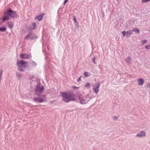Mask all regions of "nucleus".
Instances as JSON below:
<instances>
[{"mask_svg": "<svg viewBox=\"0 0 150 150\" xmlns=\"http://www.w3.org/2000/svg\"><path fill=\"white\" fill-rule=\"evenodd\" d=\"M30 36V35L29 34H28L27 35L25 36V39L26 40H28L29 38H29V37Z\"/></svg>", "mask_w": 150, "mask_h": 150, "instance_id": "23", "label": "nucleus"}, {"mask_svg": "<svg viewBox=\"0 0 150 150\" xmlns=\"http://www.w3.org/2000/svg\"><path fill=\"white\" fill-rule=\"evenodd\" d=\"M73 88H77V89L78 88H77V87H76L75 86H73Z\"/></svg>", "mask_w": 150, "mask_h": 150, "instance_id": "37", "label": "nucleus"}, {"mask_svg": "<svg viewBox=\"0 0 150 150\" xmlns=\"http://www.w3.org/2000/svg\"><path fill=\"white\" fill-rule=\"evenodd\" d=\"M145 48L147 49V50H149L150 49V45H147L146 46H145Z\"/></svg>", "mask_w": 150, "mask_h": 150, "instance_id": "24", "label": "nucleus"}, {"mask_svg": "<svg viewBox=\"0 0 150 150\" xmlns=\"http://www.w3.org/2000/svg\"><path fill=\"white\" fill-rule=\"evenodd\" d=\"M20 57L22 59H28L29 57V55L26 54H21L20 55Z\"/></svg>", "mask_w": 150, "mask_h": 150, "instance_id": "10", "label": "nucleus"}, {"mask_svg": "<svg viewBox=\"0 0 150 150\" xmlns=\"http://www.w3.org/2000/svg\"><path fill=\"white\" fill-rule=\"evenodd\" d=\"M138 137H141L142 136H145V133L143 131H141L136 135Z\"/></svg>", "mask_w": 150, "mask_h": 150, "instance_id": "11", "label": "nucleus"}, {"mask_svg": "<svg viewBox=\"0 0 150 150\" xmlns=\"http://www.w3.org/2000/svg\"><path fill=\"white\" fill-rule=\"evenodd\" d=\"M47 49L48 50H49V49H50V47H49V46H48V45H47Z\"/></svg>", "mask_w": 150, "mask_h": 150, "instance_id": "36", "label": "nucleus"}, {"mask_svg": "<svg viewBox=\"0 0 150 150\" xmlns=\"http://www.w3.org/2000/svg\"><path fill=\"white\" fill-rule=\"evenodd\" d=\"M117 1H118V0H117Z\"/></svg>", "mask_w": 150, "mask_h": 150, "instance_id": "41", "label": "nucleus"}, {"mask_svg": "<svg viewBox=\"0 0 150 150\" xmlns=\"http://www.w3.org/2000/svg\"><path fill=\"white\" fill-rule=\"evenodd\" d=\"M77 97L80 103L82 105L87 103L91 98L89 95H87L86 96H83L82 95H80Z\"/></svg>", "mask_w": 150, "mask_h": 150, "instance_id": "3", "label": "nucleus"}, {"mask_svg": "<svg viewBox=\"0 0 150 150\" xmlns=\"http://www.w3.org/2000/svg\"><path fill=\"white\" fill-rule=\"evenodd\" d=\"M60 8H59L58 10V14H60L61 13V12H60Z\"/></svg>", "mask_w": 150, "mask_h": 150, "instance_id": "34", "label": "nucleus"}, {"mask_svg": "<svg viewBox=\"0 0 150 150\" xmlns=\"http://www.w3.org/2000/svg\"><path fill=\"white\" fill-rule=\"evenodd\" d=\"M47 57H46L45 58V59H47Z\"/></svg>", "mask_w": 150, "mask_h": 150, "instance_id": "39", "label": "nucleus"}, {"mask_svg": "<svg viewBox=\"0 0 150 150\" xmlns=\"http://www.w3.org/2000/svg\"><path fill=\"white\" fill-rule=\"evenodd\" d=\"M37 38V36L35 35H33L31 36L30 38V39L31 40H33Z\"/></svg>", "mask_w": 150, "mask_h": 150, "instance_id": "15", "label": "nucleus"}, {"mask_svg": "<svg viewBox=\"0 0 150 150\" xmlns=\"http://www.w3.org/2000/svg\"><path fill=\"white\" fill-rule=\"evenodd\" d=\"M75 24L76 25H78V24H77V23L76 22H75Z\"/></svg>", "mask_w": 150, "mask_h": 150, "instance_id": "38", "label": "nucleus"}, {"mask_svg": "<svg viewBox=\"0 0 150 150\" xmlns=\"http://www.w3.org/2000/svg\"><path fill=\"white\" fill-rule=\"evenodd\" d=\"M100 85V82L98 83L93 87V89L95 93L97 94L99 91V88Z\"/></svg>", "mask_w": 150, "mask_h": 150, "instance_id": "8", "label": "nucleus"}, {"mask_svg": "<svg viewBox=\"0 0 150 150\" xmlns=\"http://www.w3.org/2000/svg\"><path fill=\"white\" fill-rule=\"evenodd\" d=\"M44 88L43 86H41L40 82L38 81L36 86L35 88V94L38 96H40L42 92L44 91Z\"/></svg>", "mask_w": 150, "mask_h": 150, "instance_id": "4", "label": "nucleus"}, {"mask_svg": "<svg viewBox=\"0 0 150 150\" xmlns=\"http://www.w3.org/2000/svg\"><path fill=\"white\" fill-rule=\"evenodd\" d=\"M6 27H2L0 28V31L4 32L6 31Z\"/></svg>", "mask_w": 150, "mask_h": 150, "instance_id": "16", "label": "nucleus"}, {"mask_svg": "<svg viewBox=\"0 0 150 150\" xmlns=\"http://www.w3.org/2000/svg\"><path fill=\"white\" fill-rule=\"evenodd\" d=\"M133 31L132 30H129L127 32L125 30H124L122 32V34L124 37L126 36L127 37H129L132 34Z\"/></svg>", "mask_w": 150, "mask_h": 150, "instance_id": "7", "label": "nucleus"}, {"mask_svg": "<svg viewBox=\"0 0 150 150\" xmlns=\"http://www.w3.org/2000/svg\"><path fill=\"white\" fill-rule=\"evenodd\" d=\"M7 25H8V27L10 29H11L14 26L13 23L11 21H8L7 22Z\"/></svg>", "mask_w": 150, "mask_h": 150, "instance_id": "14", "label": "nucleus"}, {"mask_svg": "<svg viewBox=\"0 0 150 150\" xmlns=\"http://www.w3.org/2000/svg\"><path fill=\"white\" fill-rule=\"evenodd\" d=\"M90 83H86L85 85V87L89 88L90 87Z\"/></svg>", "mask_w": 150, "mask_h": 150, "instance_id": "22", "label": "nucleus"}, {"mask_svg": "<svg viewBox=\"0 0 150 150\" xmlns=\"http://www.w3.org/2000/svg\"><path fill=\"white\" fill-rule=\"evenodd\" d=\"M44 15V14L43 13H42L41 14L37 16L36 18L37 19L38 21H40L42 19Z\"/></svg>", "mask_w": 150, "mask_h": 150, "instance_id": "13", "label": "nucleus"}, {"mask_svg": "<svg viewBox=\"0 0 150 150\" xmlns=\"http://www.w3.org/2000/svg\"><path fill=\"white\" fill-rule=\"evenodd\" d=\"M130 59V58L129 57H127L126 59V61L127 62H129Z\"/></svg>", "mask_w": 150, "mask_h": 150, "instance_id": "29", "label": "nucleus"}, {"mask_svg": "<svg viewBox=\"0 0 150 150\" xmlns=\"http://www.w3.org/2000/svg\"><path fill=\"white\" fill-rule=\"evenodd\" d=\"M81 77H80L79 78H78V79H77V81L78 82H79V81H81Z\"/></svg>", "mask_w": 150, "mask_h": 150, "instance_id": "33", "label": "nucleus"}, {"mask_svg": "<svg viewBox=\"0 0 150 150\" xmlns=\"http://www.w3.org/2000/svg\"><path fill=\"white\" fill-rule=\"evenodd\" d=\"M84 75L86 77H88L90 76V73L89 72H85L84 73Z\"/></svg>", "mask_w": 150, "mask_h": 150, "instance_id": "18", "label": "nucleus"}, {"mask_svg": "<svg viewBox=\"0 0 150 150\" xmlns=\"http://www.w3.org/2000/svg\"><path fill=\"white\" fill-rule=\"evenodd\" d=\"M4 16L2 18V21L9 20V17L12 18H17L19 17V15L17 13V12L14 11L11 8H8L4 13Z\"/></svg>", "mask_w": 150, "mask_h": 150, "instance_id": "1", "label": "nucleus"}, {"mask_svg": "<svg viewBox=\"0 0 150 150\" xmlns=\"http://www.w3.org/2000/svg\"><path fill=\"white\" fill-rule=\"evenodd\" d=\"M95 58L94 57L92 59V62L95 64H96V63L95 61Z\"/></svg>", "mask_w": 150, "mask_h": 150, "instance_id": "30", "label": "nucleus"}, {"mask_svg": "<svg viewBox=\"0 0 150 150\" xmlns=\"http://www.w3.org/2000/svg\"><path fill=\"white\" fill-rule=\"evenodd\" d=\"M150 1V0H142L143 2L146 3Z\"/></svg>", "mask_w": 150, "mask_h": 150, "instance_id": "28", "label": "nucleus"}, {"mask_svg": "<svg viewBox=\"0 0 150 150\" xmlns=\"http://www.w3.org/2000/svg\"><path fill=\"white\" fill-rule=\"evenodd\" d=\"M17 66V67L26 68L28 66L27 62L23 60H21L20 61L18 60Z\"/></svg>", "mask_w": 150, "mask_h": 150, "instance_id": "6", "label": "nucleus"}, {"mask_svg": "<svg viewBox=\"0 0 150 150\" xmlns=\"http://www.w3.org/2000/svg\"><path fill=\"white\" fill-rule=\"evenodd\" d=\"M147 87L148 88H150V83H149L148 85H147Z\"/></svg>", "mask_w": 150, "mask_h": 150, "instance_id": "35", "label": "nucleus"}, {"mask_svg": "<svg viewBox=\"0 0 150 150\" xmlns=\"http://www.w3.org/2000/svg\"><path fill=\"white\" fill-rule=\"evenodd\" d=\"M18 69L19 71H23L24 69L21 67H18Z\"/></svg>", "mask_w": 150, "mask_h": 150, "instance_id": "20", "label": "nucleus"}, {"mask_svg": "<svg viewBox=\"0 0 150 150\" xmlns=\"http://www.w3.org/2000/svg\"><path fill=\"white\" fill-rule=\"evenodd\" d=\"M16 74L17 76V77L19 78V79H20L22 77V75L16 72Z\"/></svg>", "mask_w": 150, "mask_h": 150, "instance_id": "19", "label": "nucleus"}, {"mask_svg": "<svg viewBox=\"0 0 150 150\" xmlns=\"http://www.w3.org/2000/svg\"><path fill=\"white\" fill-rule=\"evenodd\" d=\"M144 82V80L143 79H138L137 82L139 85L142 86Z\"/></svg>", "mask_w": 150, "mask_h": 150, "instance_id": "12", "label": "nucleus"}, {"mask_svg": "<svg viewBox=\"0 0 150 150\" xmlns=\"http://www.w3.org/2000/svg\"><path fill=\"white\" fill-rule=\"evenodd\" d=\"M74 18V21L75 22H76L77 23V24H78V23L77 22L75 16L73 17Z\"/></svg>", "mask_w": 150, "mask_h": 150, "instance_id": "27", "label": "nucleus"}, {"mask_svg": "<svg viewBox=\"0 0 150 150\" xmlns=\"http://www.w3.org/2000/svg\"><path fill=\"white\" fill-rule=\"evenodd\" d=\"M62 100L65 103L75 100V98L72 93L68 92H63L61 93Z\"/></svg>", "mask_w": 150, "mask_h": 150, "instance_id": "2", "label": "nucleus"}, {"mask_svg": "<svg viewBox=\"0 0 150 150\" xmlns=\"http://www.w3.org/2000/svg\"><path fill=\"white\" fill-rule=\"evenodd\" d=\"M149 143H150V141H149Z\"/></svg>", "mask_w": 150, "mask_h": 150, "instance_id": "40", "label": "nucleus"}, {"mask_svg": "<svg viewBox=\"0 0 150 150\" xmlns=\"http://www.w3.org/2000/svg\"><path fill=\"white\" fill-rule=\"evenodd\" d=\"M31 63H32V65L33 66H34L35 67H36L37 65V64L34 61H32Z\"/></svg>", "mask_w": 150, "mask_h": 150, "instance_id": "21", "label": "nucleus"}, {"mask_svg": "<svg viewBox=\"0 0 150 150\" xmlns=\"http://www.w3.org/2000/svg\"><path fill=\"white\" fill-rule=\"evenodd\" d=\"M37 25L36 23L35 22H33L32 23L30 27L28 28V29L30 30H33L35 29L36 28Z\"/></svg>", "mask_w": 150, "mask_h": 150, "instance_id": "9", "label": "nucleus"}, {"mask_svg": "<svg viewBox=\"0 0 150 150\" xmlns=\"http://www.w3.org/2000/svg\"><path fill=\"white\" fill-rule=\"evenodd\" d=\"M68 1V0H64L63 4L64 5H65V4H66V3Z\"/></svg>", "mask_w": 150, "mask_h": 150, "instance_id": "32", "label": "nucleus"}, {"mask_svg": "<svg viewBox=\"0 0 150 150\" xmlns=\"http://www.w3.org/2000/svg\"><path fill=\"white\" fill-rule=\"evenodd\" d=\"M147 42V40H144L142 41V45H143L146 42Z\"/></svg>", "mask_w": 150, "mask_h": 150, "instance_id": "25", "label": "nucleus"}, {"mask_svg": "<svg viewBox=\"0 0 150 150\" xmlns=\"http://www.w3.org/2000/svg\"><path fill=\"white\" fill-rule=\"evenodd\" d=\"M45 71H48V68H49V66L48 65H46L45 67Z\"/></svg>", "mask_w": 150, "mask_h": 150, "instance_id": "26", "label": "nucleus"}, {"mask_svg": "<svg viewBox=\"0 0 150 150\" xmlns=\"http://www.w3.org/2000/svg\"><path fill=\"white\" fill-rule=\"evenodd\" d=\"M132 30L133 31L136 32L138 33H140V30L137 28H135L133 29Z\"/></svg>", "mask_w": 150, "mask_h": 150, "instance_id": "17", "label": "nucleus"}, {"mask_svg": "<svg viewBox=\"0 0 150 150\" xmlns=\"http://www.w3.org/2000/svg\"><path fill=\"white\" fill-rule=\"evenodd\" d=\"M113 119L114 120H116L117 119V117L116 116H114V117H113Z\"/></svg>", "mask_w": 150, "mask_h": 150, "instance_id": "31", "label": "nucleus"}, {"mask_svg": "<svg viewBox=\"0 0 150 150\" xmlns=\"http://www.w3.org/2000/svg\"><path fill=\"white\" fill-rule=\"evenodd\" d=\"M46 98L45 96L43 95L41 97H38L34 98L33 101L36 103H42L45 102L46 100Z\"/></svg>", "mask_w": 150, "mask_h": 150, "instance_id": "5", "label": "nucleus"}]
</instances>
